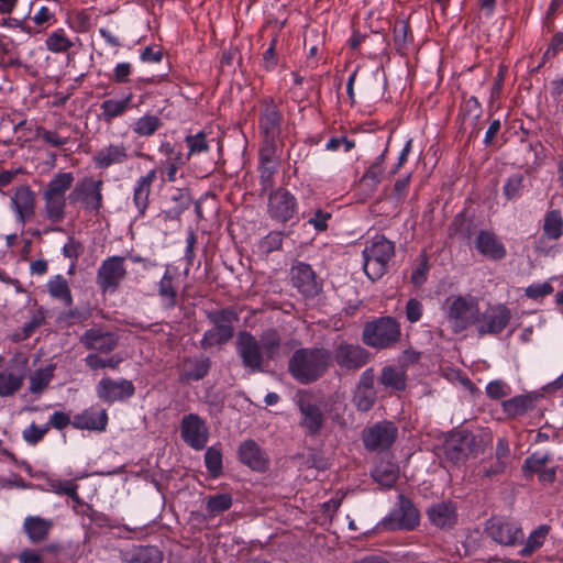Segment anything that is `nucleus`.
I'll list each match as a JSON object with an SVG mask.
<instances>
[{
    "label": "nucleus",
    "instance_id": "f257e3e1",
    "mask_svg": "<svg viewBox=\"0 0 563 563\" xmlns=\"http://www.w3.org/2000/svg\"><path fill=\"white\" fill-rule=\"evenodd\" d=\"M280 349L282 336L274 328L264 330L258 339L249 331H241L236 336V353L251 373L263 372L269 361L279 356Z\"/></svg>",
    "mask_w": 563,
    "mask_h": 563
},
{
    "label": "nucleus",
    "instance_id": "f03ea898",
    "mask_svg": "<svg viewBox=\"0 0 563 563\" xmlns=\"http://www.w3.org/2000/svg\"><path fill=\"white\" fill-rule=\"evenodd\" d=\"M332 365V353L324 347H300L288 361V372L300 384L308 385L325 375Z\"/></svg>",
    "mask_w": 563,
    "mask_h": 563
},
{
    "label": "nucleus",
    "instance_id": "7ed1b4c3",
    "mask_svg": "<svg viewBox=\"0 0 563 563\" xmlns=\"http://www.w3.org/2000/svg\"><path fill=\"white\" fill-rule=\"evenodd\" d=\"M74 179L73 173L59 172L54 175L43 190V208L41 216L51 224H60L66 219V192L71 188Z\"/></svg>",
    "mask_w": 563,
    "mask_h": 563
},
{
    "label": "nucleus",
    "instance_id": "20e7f679",
    "mask_svg": "<svg viewBox=\"0 0 563 563\" xmlns=\"http://www.w3.org/2000/svg\"><path fill=\"white\" fill-rule=\"evenodd\" d=\"M363 269L372 280L380 279L389 269L395 256V243L382 234L375 235L362 252Z\"/></svg>",
    "mask_w": 563,
    "mask_h": 563
},
{
    "label": "nucleus",
    "instance_id": "39448f33",
    "mask_svg": "<svg viewBox=\"0 0 563 563\" xmlns=\"http://www.w3.org/2000/svg\"><path fill=\"white\" fill-rule=\"evenodd\" d=\"M401 338L400 323L393 317H379L364 325L362 339L371 347L385 350L395 346Z\"/></svg>",
    "mask_w": 563,
    "mask_h": 563
},
{
    "label": "nucleus",
    "instance_id": "423d86ee",
    "mask_svg": "<svg viewBox=\"0 0 563 563\" xmlns=\"http://www.w3.org/2000/svg\"><path fill=\"white\" fill-rule=\"evenodd\" d=\"M102 189V179L87 175L75 184L68 199L70 203L81 206L87 213L98 216L103 208Z\"/></svg>",
    "mask_w": 563,
    "mask_h": 563
},
{
    "label": "nucleus",
    "instance_id": "0eeeda50",
    "mask_svg": "<svg viewBox=\"0 0 563 563\" xmlns=\"http://www.w3.org/2000/svg\"><path fill=\"white\" fill-rule=\"evenodd\" d=\"M448 320L455 333L462 332L471 325H476L479 307L475 297L457 296L448 300Z\"/></svg>",
    "mask_w": 563,
    "mask_h": 563
},
{
    "label": "nucleus",
    "instance_id": "6e6552de",
    "mask_svg": "<svg viewBox=\"0 0 563 563\" xmlns=\"http://www.w3.org/2000/svg\"><path fill=\"white\" fill-rule=\"evenodd\" d=\"M128 275L125 257L113 255L103 260L97 271V285L102 294L115 292Z\"/></svg>",
    "mask_w": 563,
    "mask_h": 563
},
{
    "label": "nucleus",
    "instance_id": "1a4fd4ad",
    "mask_svg": "<svg viewBox=\"0 0 563 563\" xmlns=\"http://www.w3.org/2000/svg\"><path fill=\"white\" fill-rule=\"evenodd\" d=\"M398 437L397 426L387 420L367 426L362 431V441L366 450L382 452L388 450Z\"/></svg>",
    "mask_w": 563,
    "mask_h": 563
},
{
    "label": "nucleus",
    "instance_id": "9d476101",
    "mask_svg": "<svg viewBox=\"0 0 563 563\" xmlns=\"http://www.w3.org/2000/svg\"><path fill=\"white\" fill-rule=\"evenodd\" d=\"M419 522V510L410 499L399 495L397 504L382 525L388 530H413Z\"/></svg>",
    "mask_w": 563,
    "mask_h": 563
},
{
    "label": "nucleus",
    "instance_id": "9b49d317",
    "mask_svg": "<svg viewBox=\"0 0 563 563\" xmlns=\"http://www.w3.org/2000/svg\"><path fill=\"white\" fill-rule=\"evenodd\" d=\"M297 406L300 412L299 426L310 437L318 435L324 424L325 418L320 407L308 394L298 396Z\"/></svg>",
    "mask_w": 563,
    "mask_h": 563
},
{
    "label": "nucleus",
    "instance_id": "f8f14e48",
    "mask_svg": "<svg viewBox=\"0 0 563 563\" xmlns=\"http://www.w3.org/2000/svg\"><path fill=\"white\" fill-rule=\"evenodd\" d=\"M486 533L496 542L505 545L523 543L525 533L518 525L506 518L494 517L486 522Z\"/></svg>",
    "mask_w": 563,
    "mask_h": 563
},
{
    "label": "nucleus",
    "instance_id": "ddd939ff",
    "mask_svg": "<svg viewBox=\"0 0 563 563\" xmlns=\"http://www.w3.org/2000/svg\"><path fill=\"white\" fill-rule=\"evenodd\" d=\"M158 152L164 156L161 162L162 176L168 183H175L177 173L180 167L185 166L188 162V156L185 155L181 144L170 143L168 141L162 142Z\"/></svg>",
    "mask_w": 563,
    "mask_h": 563
},
{
    "label": "nucleus",
    "instance_id": "4468645a",
    "mask_svg": "<svg viewBox=\"0 0 563 563\" xmlns=\"http://www.w3.org/2000/svg\"><path fill=\"white\" fill-rule=\"evenodd\" d=\"M96 393L100 400L113 404L131 398L135 394V387L132 380L125 378L114 380L110 377H103L98 382Z\"/></svg>",
    "mask_w": 563,
    "mask_h": 563
},
{
    "label": "nucleus",
    "instance_id": "2eb2a0df",
    "mask_svg": "<svg viewBox=\"0 0 563 563\" xmlns=\"http://www.w3.org/2000/svg\"><path fill=\"white\" fill-rule=\"evenodd\" d=\"M368 352L358 344L341 342L335 345L332 362L347 371H357L368 362Z\"/></svg>",
    "mask_w": 563,
    "mask_h": 563
},
{
    "label": "nucleus",
    "instance_id": "dca6fc26",
    "mask_svg": "<svg viewBox=\"0 0 563 563\" xmlns=\"http://www.w3.org/2000/svg\"><path fill=\"white\" fill-rule=\"evenodd\" d=\"M183 440L195 450H202L209 438L208 427L198 415L189 413L183 417L180 423Z\"/></svg>",
    "mask_w": 563,
    "mask_h": 563
},
{
    "label": "nucleus",
    "instance_id": "f3484780",
    "mask_svg": "<svg viewBox=\"0 0 563 563\" xmlns=\"http://www.w3.org/2000/svg\"><path fill=\"white\" fill-rule=\"evenodd\" d=\"M510 311L503 305L489 306L478 312L476 329L481 335L501 332L510 320Z\"/></svg>",
    "mask_w": 563,
    "mask_h": 563
},
{
    "label": "nucleus",
    "instance_id": "a211bd4d",
    "mask_svg": "<svg viewBox=\"0 0 563 563\" xmlns=\"http://www.w3.org/2000/svg\"><path fill=\"white\" fill-rule=\"evenodd\" d=\"M80 344L88 351L100 354H109L117 349L119 335L111 331H103L101 328H90L79 338Z\"/></svg>",
    "mask_w": 563,
    "mask_h": 563
},
{
    "label": "nucleus",
    "instance_id": "6ab92c4d",
    "mask_svg": "<svg viewBox=\"0 0 563 563\" xmlns=\"http://www.w3.org/2000/svg\"><path fill=\"white\" fill-rule=\"evenodd\" d=\"M10 206L16 222L24 225L35 214V192L29 185L16 187L10 198Z\"/></svg>",
    "mask_w": 563,
    "mask_h": 563
},
{
    "label": "nucleus",
    "instance_id": "aec40b11",
    "mask_svg": "<svg viewBox=\"0 0 563 563\" xmlns=\"http://www.w3.org/2000/svg\"><path fill=\"white\" fill-rule=\"evenodd\" d=\"M297 211L296 198L286 189L278 188L268 197V214L271 218L280 221H289Z\"/></svg>",
    "mask_w": 563,
    "mask_h": 563
},
{
    "label": "nucleus",
    "instance_id": "412c9836",
    "mask_svg": "<svg viewBox=\"0 0 563 563\" xmlns=\"http://www.w3.org/2000/svg\"><path fill=\"white\" fill-rule=\"evenodd\" d=\"M292 286L305 297H314L321 290V283L309 264L298 262L290 268Z\"/></svg>",
    "mask_w": 563,
    "mask_h": 563
},
{
    "label": "nucleus",
    "instance_id": "4be33fe9",
    "mask_svg": "<svg viewBox=\"0 0 563 563\" xmlns=\"http://www.w3.org/2000/svg\"><path fill=\"white\" fill-rule=\"evenodd\" d=\"M129 151V145L123 142L110 143L93 154L92 162L99 169H107L113 165H123L130 159Z\"/></svg>",
    "mask_w": 563,
    "mask_h": 563
},
{
    "label": "nucleus",
    "instance_id": "5701e85b",
    "mask_svg": "<svg viewBox=\"0 0 563 563\" xmlns=\"http://www.w3.org/2000/svg\"><path fill=\"white\" fill-rule=\"evenodd\" d=\"M427 516L432 526L449 530L455 527L459 520L457 508L451 500H442L431 505Z\"/></svg>",
    "mask_w": 563,
    "mask_h": 563
},
{
    "label": "nucleus",
    "instance_id": "b1692460",
    "mask_svg": "<svg viewBox=\"0 0 563 563\" xmlns=\"http://www.w3.org/2000/svg\"><path fill=\"white\" fill-rule=\"evenodd\" d=\"M376 400V390L374 388V371L368 368L364 371L355 387L353 404L358 411H369Z\"/></svg>",
    "mask_w": 563,
    "mask_h": 563
},
{
    "label": "nucleus",
    "instance_id": "393cba45",
    "mask_svg": "<svg viewBox=\"0 0 563 563\" xmlns=\"http://www.w3.org/2000/svg\"><path fill=\"white\" fill-rule=\"evenodd\" d=\"M157 177V169L152 168L145 175L140 176L133 185L132 201L139 217H144L150 206L152 186Z\"/></svg>",
    "mask_w": 563,
    "mask_h": 563
},
{
    "label": "nucleus",
    "instance_id": "a878e982",
    "mask_svg": "<svg viewBox=\"0 0 563 563\" xmlns=\"http://www.w3.org/2000/svg\"><path fill=\"white\" fill-rule=\"evenodd\" d=\"M108 424V413L106 409L90 407L76 415L71 426L78 430H91L102 432Z\"/></svg>",
    "mask_w": 563,
    "mask_h": 563
},
{
    "label": "nucleus",
    "instance_id": "bb28decb",
    "mask_svg": "<svg viewBox=\"0 0 563 563\" xmlns=\"http://www.w3.org/2000/svg\"><path fill=\"white\" fill-rule=\"evenodd\" d=\"M283 115L272 100H265L260 117V129L267 141H275L280 133Z\"/></svg>",
    "mask_w": 563,
    "mask_h": 563
},
{
    "label": "nucleus",
    "instance_id": "cd10ccee",
    "mask_svg": "<svg viewBox=\"0 0 563 563\" xmlns=\"http://www.w3.org/2000/svg\"><path fill=\"white\" fill-rule=\"evenodd\" d=\"M210 367L211 361L208 356L186 357L180 369L179 380L181 383L201 380L208 375Z\"/></svg>",
    "mask_w": 563,
    "mask_h": 563
},
{
    "label": "nucleus",
    "instance_id": "c85d7f7f",
    "mask_svg": "<svg viewBox=\"0 0 563 563\" xmlns=\"http://www.w3.org/2000/svg\"><path fill=\"white\" fill-rule=\"evenodd\" d=\"M386 153L387 148H385V151L375 158L360 179L358 186L364 194H374L382 183L385 176Z\"/></svg>",
    "mask_w": 563,
    "mask_h": 563
},
{
    "label": "nucleus",
    "instance_id": "c756f323",
    "mask_svg": "<svg viewBox=\"0 0 563 563\" xmlns=\"http://www.w3.org/2000/svg\"><path fill=\"white\" fill-rule=\"evenodd\" d=\"M54 527L52 519L41 516H27L23 521V531L33 544L45 541Z\"/></svg>",
    "mask_w": 563,
    "mask_h": 563
},
{
    "label": "nucleus",
    "instance_id": "7c9ffc66",
    "mask_svg": "<svg viewBox=\"0 0 563 563\" xmlns=\"http://www.w3.org/2000/svg\"><path fill=\"white\" fill-rule=\"evenodd\" d=\"M239 454L241 462L252 470L265 471L267 468V457L255 441H244L240 445Z\"/></svg>",
    "mask_w": 563,
    "mask_h": 563
},
{
    "label": "nucleus",
    "instance_id": "2f4dec72",
    "mask_svg": "<svg viewBox=\"0 0 563 563\" xmlns=\"http://www.w3.org/2000/svg\"><path fill=\"white\" fill-rule=\"evenodd\" d=\"M157 294L161 299L162 307L165 309H174L178 301V286L176 277L167 268L162 278L157 283Z\"/></svg>",
    "mask_w": 563,
    "mask_h": 563
},
{
    "label": "nucleus",
    "instance_id": "473e14b6",
    "mask_svg": "<svg viewBox=\"0 0 563 563\" xmlns=\"http://www.w3.org/2000/svg\"><path fill=\"white\" fill-rule=\"evenodd\" d=\"M550 459L551 455L548 452H534L530 455V476L537 474L539 482L544 486L553 484L556 478V466H545Z\"/></svg>",
    "mask_w": 563,
    "mask_h": 563
},
{
    "label": "nucleus",
    "instance_id": "72a5a7b5",
    "mask_svg": "<svg viewBox=\"0 0 563 563\" xmlns=\"http://www.w3.org/2000/svg\"><path fill=\"white\" fill-rule=\"evenodd\" d=\"M477 251L492 260H500L506 255L503 243L490 231H481L476 238Z\"/></svg>",
    "mask_w": 563,
    "mask_h": 563
},
{
    "label": "nucleus",
    "instance_id": "f704fd0d",
    "mask_svg": "<svg viewBox=\"0 0 563 563\" xmlns=\"http://www.w3.org/2000/svg\"><path fill=\"white\" fill-rule=\"evenodd\" d=\"M133 95L130 93L121 100L107 99L100 104V120L106 123H111L114 119L123 115L132 108Z\"/></svg>",
    "mask_w": 563,
    "mask_h": 563
},
{
    "label": "nucleus",
    "instance_id": "c9c22d12",
    "mask_svg": "<svg viewBox=\"0 0 563 563\" xmlns=\"http://www.w3.org/2000/svg\"><path fill=\"white\" fill-rule=\"evenodd\" d=\"M373 479L384 488H391L399 477V467L390 461H380L372 471Z\"/></svg>",
    "mask_w": 563,
    "mask_h": 563
},
{
    "label": "nucleus",
    "instance_id": "e433bc0d",
    "mask_svg": "<svg viewBox=\"0 0 563 563\" xmlns=\"http://www.w3.org/2000/svg\"><path fill=\"white\" fill-rule=\"evenodd\" d=\"M47 291L53 299L59 300L66 307L74 302L71 290L67 279L62 275L53 276L46 284Z\"/></svg>",
    "mask_w": 563,
    "mask_h": 563
},
{
    "label": "nucleus",
    "instance_id": "4c0bfd02",
    "mask_svg": "<svg viewBox=\"0 0 563 563\" xmlns=\"http://www.w3.org/2000/svg\"><path fill=\"white\" fill-rule=\"evenodd\" d=\"M163 125V121L155 114L146 113L136 119L131 129L133 133L140 137H150L154 135Z\"/></svg>",
    "mask_w": 563,
    "mask_h": 563
},
{
    "label": "nucleus",
    "instance_id": "58836bf2",
    "mask_svg": "<svg viewBox=\"0 0 563 563\" xmlns=\"http://www.w3.org/2000/svg\"><path fill=\"white\" fill-rule=\"evenodd\" d=\"M379 382L382 385L395 390H405L407 386L406 371L394 366H385L382 369Z\"/></svg>",
    "mask_w": 563,
    "mask_h": 563
},
{
    "label": "nucleus",
    "instance_id": "ea45409f",
    "mask_svg": "<svg viewBox=\"0 0 563 563\" xmlns=\"http://www.w3.org/2000/svg\"><path fill=\"white\" fill-rule=\"evenodd\" d=\"M234 335L233 330H228L223 327H212L203 333L200 341V346L203 350L211 349L217 345L228 343Z\"/></svg>",
    "mask_w": 563,
    "mask_h": 563
},
{
    "label": "nucleus",
    "instance_id": "a19ab883",
    "mask_svg": "<svg viewBox=\"0 0 563 563\" xmlns=\"http://www.w3.org/2000/svg\"><path fill=\"white\" fill-rule=\"evenodd\" d=\"M208 517H216L229 510L233 504V497L229 493H220L207 496L203 499Z\"/></svg>",
    "mask_w": 563,
    "mask_h": 563
},
{
    "label": "nucleus",
    "instance_id": "79ce46f5",
    "mask_svg": "<svg viewBox=\"0 0 563 563\" xmlns=\"http://www.w3.org/2000/svg\"><path fill=\"white\" fill-rule=\"evenodd\" d=\"M207 318L214 327H223L234 331V323L239 321V313L234 308L228 307L207 311Z\"/></svg>",
    "mask_w": 563,
    "mask_h": 563
},
{
    "label": "nucleus",
    "instance_id": "37998d69",
    "mask_svg": "<svg viewBox=\"0 0 563 563\" xmlns=\"http://www.w3.org/2000/svg\"><path fill=\"white\" fill-rule=\"evenodd\" d=\"M22 376L12 368L0 369V396L7 397L16 393L22 386Z\"/></svg>",
    "mask_w": 563,
    "mask_h": 563
},
{
    "label": "nucleus",
    "instance_id": "c03bdc74",
    "mask_svg": "<svg viewBox=\"0 0 563 563\" xmlns=\"http://www.w3.org/2000/svg\"><path fill=\"white\" fill-rule=\"evenodd\" d=\"M543 232L550 241H559L563 235V219L559 210L548 211L544 218Z\"/></svg>",
    "mask_w": 563,
    "mask_h": 563
},
{
    "label": "nucleus",
    "instance_id": "a18cd8bd",
    "mask_svg": "<svg viewBox=\"0 0 563 563\" xmlns=\"http://www.w3.org/2000/svg\"><path fill=\"white\" fill-rule=\"evenodd\" d=\"M444 450L450 460L460 462L467 456L468 442L466 438L453 435L445 441Z\"/></svg>",
    "mask_w": 563,
    "mask_h": 563
},
{
    "label": "nucleus",
    "instance_id": "49530a36",
    "mask_svg": "<svg viewBox=\"0 0 563 563\" xmlns=\"http://www.w3.org/2000/svg\"><path fill=\"white\" fill-rule=\"evenodd\" d=\"M45 45L53 53H65L73 47L74 43L67 36L64 29H58L48 34Z\"/></svg>",
    "mask_w": 563,
    "mask_h": 563
},
{
    "label": "nucleus",
    "instance_id": "de8ad7c7",
    "mask_svg": "<svg viewBox=\"0 0 563 563\" xmlns=\"http://www.w3.org/2000/svg\"><path fill=\"white\" fill-rule=\"evenodd\" d=\"M54 376V366L48 365L35 371L30 377V391L40 394L47 388Z\"/></svg>",
    "mask_w": 563,
    "mask_h": 563
},
{
    "label": "nucleus",
    "instance_id": "09e8293b",
    "mask_svg": "<svg viewBox=\"0 0 563 563\" xmlns=\"http://www.w3.org/2000/svg\"><path fill=\"white\" fill-rule=\"evenodd\" d=\"M62 125L56 126L54 130H48L43 126L36 129V136L45 144L53 147H63L69 143L70 137L63 135L59 131Z\"/></svg>",
    "mask_w": 563,
    "mask_h": 563
},
{
    "label": "nucleus",
    "instance_id": "8fccbe9b",
    "mask_svg": "<svg viewBox=\"0 0 563 563\" xmlns=\"http://www.w3.org/2000/svg\"><path fill=\"white\" fill-rule=\"evenodd\" d=\"M59 550L58 544H49L41 550L35 549H23L19 555V563H44L45 562V553H55Z\"/></svg>",
    "mask_w": 563,
    "mask_h": 563
},
{
    "label": "nucleus",
    "instance_id": "3c124183",
    "mask_svg": "<svg viewBox=\"0 0 563 563\" xmlns=\"http://www.w3.org/2000/svg\"><path fill=\"white\" fill-rule=\"evenodd\" d=\"M84 361L91 371H98L101 368L117 369L122 362V358L118 355H112L109 358H102L98 353H90Z\"/></svg>",
    "mask_w": 563,
    "mask_h": 563
},
{
    "label": "nucleus",
    "instance_id": "603ef678",
    "mask_svg": "<svg viewBox=\"0 0 563 563\" xmlns=\"http://www.w3.org/2000/svg\"><path fill=\"white\" fill-rule=\"evenodd\" d=\"M172 200L176 202L174 208H170L165 211L166 216L169 219L178 218L185 210H187L190 206V195L187 189H176L174 195L172 196Z\"/></svg>",
    "mask_w": 563,
    "mask_h": 563
},
{
    "label": "nucleus",
    "instance_id": "864d4df0",
    "mask_svg": "<svg viewBox=\"0 0 563 563\" xmlns=\"http://www.w3.org/2000/svg\"><path fill=\"white\" fill-rule=\"evenodd\" d=\"M53 493L58 495H67L77 504H81V499L77 493L78 485L73 481L52 479L48 483Z\"/></svg>",
    "mask_w": 563,
    "mask_h": 563
},
{
    "label": "nucleus",
    "instance_id": "5fc2aeb1",
    "mask_svg": "<svg viewBox=\"0 0 563 563\" xmlns=\"http://www.w3.org/2000/svg\"><path fill=\"white\" fill-rule=\"evenodd\" d=\"M501 406L506 417L515 418L526 413L528 409V397L522 395L516 396L511 399L503 401Z\"/></svg>",
    "mask_w": 563,
    "mask_h": 563
},
{
    "label": "nucleus",
    "instance_id": "6e6d98bb",
    "mask_svg": "<svg viewBox=\"0 0 563 563\" xmlns=\"http://www.w3.org/2000/svg\"><path fill=\"white\" fill-rule=\"evenodd\" d=\"M185 141L188 147V152L185 155L188 156V159L192 155L207 153L210 148L207 135L203 132H199L195 135H187Z\"/></svg>",
    "mask_w": 563,
    "mask_h": 563
},
{
    "label": "nucleus",
    "instance_id": "4d7b16f0",
    "mask_svg": "<svg viewBox=\"0 0 563 563\" xmlns=\"http://www.w3.org/2000/svg\"><path fill=\"white\" fill-rule=\"evenodd\" d=\"M205 463L208 472L213 478L219 477L222 472V453L220 449L210 446L205 454Z\"/></svg>",
    "mask_w": 563,
    "mask_h": 563
},
{
    "label": "nucleus",
    "instance_id": "13d9d810",
    "mask_svg": "<svg viewBox=\"0 0 563 563\" xmlns=\"http://www.w3.org/2000/svg\"><path fill=\"white\" fill-rule=\"evenodd\" d=\"M410 26L406 20H397L394 25V42L398 49L405 48L411 41Z\"/></svg>",
    "mask_w": 563,
    "mask_h": 563
},
{
    "label": "nucleus",
    "instance_id": "bf43d9fd",
    "mask_svg": "<svg viewBox=\"0 0 563 563\" xmlns=\"http://www.w3.org/2000/svg\"><path fill=\"white\" fill-rule=\"evenodd\" d=\"M49 429L46 423L43 426H37L36 423L32 422L22 431V438L27 444L36 445L44 439Z\"/></svg>",
    "mask_w": 563,
    "mask_h": 563
},
{
    "label": "nucleus",
    "instance_id": "052dcab7",
    "mask_svg": "<svg viewBox=\"0 0 563 563\" xmlns=\"http://www.w3.org/2000/svg\"><path fill=\"white\" fill-rule=\"evenodd\" d=\"M82 252H84V245L81 244L80 241L76 240L75 238H69L67 240V242L65 243V245L63 246L62 254L65 257L71 260L69 273H71L73 269L75 268L76 262H77L78 257L82 254Z\"/></svg>",
    "mask_w": 563,
    "mask_h": 563
},
{
    "label": "nucleus",
    "instance_id": "680f3d73",
    "mask_svg": "<svg viewBox=\"0 0 563 563\" xmlns=\"http://www.w3.org/2000/svg\"><path fill=\"white\" fill-rule=\"evenodd\" d=\"M33 23L40 30H46L48 26L56 22V18L53 11H51L47 7L42 5L31 18Z\"/></svg>",
    "mask_w": 563,
    "mask_h": 563
},
{
    "label": "nucleus",
    "instance_id": "e2e57ef3",
    "mask_svg": "<svg viewBox=\"0 0 563 563\" xmlns=\"http://www.w3.org/2000/svg\"><path fill=\"white\" fill-rule=\"evenodd\" d=\"M525 188L523 185V176L522 175H514L511 176L504 186V194L507 199H516L522 194Z\"/></svg>",
    "mask_w": 563,
    "mask_h": 563
},
{
    "label": "nucleus",
    "instance_id": "0e129e2a",
    "mask_svg": "<svg viewBox=\"0 0 563 563\" xmlns=\"http://www.w3.org/2000/svg\"><path fill=\"white\" fill-rule=\"evenodd\" d=\"M550 530L551 527L544 523L530 532V554L544 544Z\"/></svg>",
    "mask_w": 563,
    "mask_h": 563
},
{
    "label": "nucleus",
    "instance_id": "69168bd1",
    "mask_svg": "<svg viewBox=\"0 0 563 563\" xmlns=\"http://www.w3.org/2000/svg\"><path fill=\"white\" fill-rule=\"evenodd\" d=\"M406 318L410 323L418 322L423 314V305L416 298H410L406 303Z\"/></svg>",
    "mask_w": 563,
    "mask_h": 563
},
{
    "label": "nucleus",
    "instance_id": "338daca9",
    "mask_svg": "<svg viewBox=\"0 0 563 563\" xmlns=\"http://www.w3.org/2000/svg\"><path fill=\"white\" fill-rule=\"evenodd\" d=\"M419 258H420V263L418 264V266L411 273V282L416 286H420V285H422L424 283V280L427 278V273L429 271V264H428L427 255L426 254H421Z\"/></svg>",
    "mask_w": 563,
    "mask_h": 563
},
{
    "label": "nucleus",
    "instance_id": "774afa93",
    "mask_svg": "<svg viewBox=\"0 0 563 563\" xmlns=\"http://www.w3.org/2000/svg\"><path fill=\"white\" fill-rule=\"evenodd\" d=\"M137 559L143 563H161L163 555L157 548L147 547L140 550Z\"/></svg>",
    "mask_w": 563,
    "mask_h": 563
}]
</instances>
